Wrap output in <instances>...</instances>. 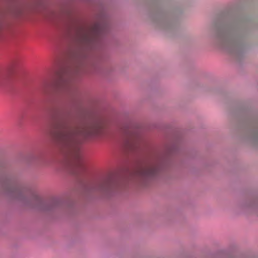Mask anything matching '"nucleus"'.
I'll use <instances>...</instances> for the list:
<instances>
[{"instance_id":"f257e3e1","label":"nucleus","mask_w":258,"mask_h":258,"mask_svg":"<svg viewBox=\"0 0 258 258\" xmlns=\"http://www.w3.org/2000/svg\"><path fill=\"white\" fill-rule=\"evenodd\" d=\"M98 3V12L95 15V22L87 26L72 22L66 25L64 36L54 40L55 48L59 53L71 57L74 63L70 65L64 60L58 62L55 78L47 85L52 91L67 94L73 91L70 79L64 77L66 75L90 73L107 76L114 72L113 67L101 66L99 58L88 51L103 44L111 31L107 9L102 3Z\"/></svg>"},{"instance_id":"f03ea898","label":"nucleus","mask_w":258,"mask_h":258,"mask_svg":"<svg viewBox=\"0 0 258 258\" xmlns=\"http://www.w3.org/2000/svg\"><path fill=\"white\" fill-rule=\"evenodd\" d=\"M45 112L50 122V135L63 158V166L78 178L81 190L86 196L99 192L107 197L117 193L122 176L120 173L111 174L98 180L79 178L86 172L83 163L81 144L83 139L101 134L102 121L93 119L89 123H80L71 119V112L62 104L47 107Z\"/></svg>"},{"instance_id":"6e6552de","label":"nucleus","mask_w":258,"mask_h":258,"mask_svg":"<svg viewBox=\"0 0 258 258\" xmlns=\"http://www.w3.org/2000/svg\"><path fill=\"white\" fill-rule=\"evenodd\" d=\"M17 67H18L17 59L13 58L7 67L0 69V87H10L11 86L12 84V76Z\"/></svg>"},{"instance_id":"20e7f679","label":"nucleus","mask_w":258,"mask_h":258,"mask_svg":"<svg viewBox=\"0 0 258 258\" xmlns=\"http://www.w3.org/2000/svg\"><path fill=\"white\" fill-rule=\"evenodd\" d=\"M237 9V6L230 5L222 12L213 28V38L219 47L236 59H240L247 49L245 39L249 27L246 16L230 17Z\"/></svg>"},{"instance_id":"0eeeda50","label":"nucleus","mask_w":258,"mask_h":258,"mask_svg":"<svg viewBox=\"0 0 258 258\" xmlns=\"http://www.w3.org/2000/svg\"><path fill=\"white\" fill-rule=\"evenodd\" d=\"M151 18L157 26L167 33L172 32L176 28V20L160 9L152 12Z\"/></svg>"},{"instance_id":"4468645a","label":"nucleus","mask_w":258,"mask_h":258,"mask_svg":"<svg viewBox=\"0 0 258 258\" xmlns=\"http://www.w3.org/2000/svg\"><path fill=\"white\" fill-rule=\"evenodd\" d=\"M87 2L88 3H95V1L96 0H86Z\"/></svg>"},{"instance_id":"f8f14e48","label":"nucleus","mask_w":258,"mask_h":258,"mask_svg":"<svg viewBox=\"0 0 258 258\" xmlns=\"http://www.w3.org/2000/svg\"><path fill=\"white\" fill-rule=\"evenodd\" d=\"M26 161L29 165H31L40 162L47 163V159L46 158L45 154L41 153L29 155L26 159Z\"/></svg>"},{"instance_id":"423d86ee","label":"nucleus","mask_w":258,"mask_h":258,"mask_svg":"<svg viewBox=\"0 0 258 258\" xmlns=\"http://www.w3.org/2000/svg\"><path fill=\"white\" fill-rule=\"evenodd\" d=\"M119 139V147L122 152L134 153L141 150L140 136L130 129L122 130Z\"/></svg>"},{"instance_id":"39448f33","label":"nucleus","mask_w":258,"mask_h":258,"mask_svg":"<svg viewBox=\"0 0 258 258\" xmlns=\"http://www.w3.org/2000/svg\"><path fill=\"white\" fill-rule=\"evenodd\" d=\"M181 143L180 138H176L166 144L163 150L152 157L137 161L135 171H130L125 167L124 172L136 174L144 184L163 177L171 168L176 165L177 159L173 155L180 152Z\"/></svg>"},{"instance_id":"ddd939ff","label":"nucleus","mask_w":258,"mask_h":258,"mask_svg":"<svg viewBox=\"0 0 258 258\" xmlns=\"http://www.w3.org/2000/svg\"><path fill=\"white\" fill-rule=\"evenodd\" d=\"M212 258H237L235 256H233L231 255H227V256H223V255H214L212 257Z\"/></svg>"},{"instance_id":"9b49d317","label":"nucleus","mask_w":258,"mask_h":258,"mask_svg":"<svg viewBox=\"0 0 258 258\" xmlns=\"http://www.w3.org/2000/svg\"><path fill=\"white\" fill-rule=\"evenodd\" d=\"M240 208L245 212H254L258 214V201H246L240 205Z\"/></svg>"},{"instance_id":"1a4fd4ad","label":"nucleus","mask_w":258,"mask_h":258,"mask_svg":"<svg viewBox=\"0 0 258 258\" xmlns=\"http://www.w3.org/2000/svg\"><path fill=\"white\" fill-rule=\"evenodd\" d=\"M251 121L250 126L247 130L244 139L258 147V117H254Z\"/></svg>"},{"instance_id":"9d476101","label":"nucleus","mask_w":258,"mask_h":258,"mask_svg":"<svg viewBox=\"0 0 258 258\" xmlns=\"http://www.w3.org/2000/svg\"><path fill=\"white\" fill-rule=\"evenodd\" d=\"M10 28V22L8 11L0 5V36L8 32Z\"/></svg>"},{"instance_id":"7ed1b4c3","label":"nucleus","mask_w":258,"mask_h":258,"mask_svg":"<svg viewBox=\"0 0 258 258\" xmlns=\"http://www.w3.org/2000/svg\"><path fill=\"white\" fill-rule=\"evenodd\" d=\"M0 195L15 200L24 206L46 213L64 210L71 214L75 208V203L71 200L59 197L42 199L31 189L18 182L3 162H0Z\"/></svg>"}]
</instances>
